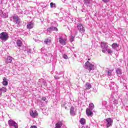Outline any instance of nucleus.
<instances>
[{"instance_id": "nucleus-1", "label": "nucleus", "mask_w": 128, "mask_h": 128, "mask_svg": "<svg viewBox=\"0 0 128 128\" xmlns=\"http://www.w3.org/2000/svg\"><path fill=\"white\" fill-rule=\"evenodd\" d=\"M84 66L86 70H89V72H90V70H94V64L90 63L88 61L85 63Z\"/></svg>"}, {"instance_id": "nucleus-2", "label": "nucleus", "mask_w": 128, "mask_h": 128, "mask_svg": "<svg viewBox=\"0 0 128 128\" xmlns=\"http://www.w3.org/2000/svg\"><path fill=\"white\" fill-rule=\"evenodd\" d=\"M8 40V34L6 32H2L0 34V41L6 42Z\"/></svg>"}, {"instance_id": "nucleus-3", "label": "nucleus", "mask_w": 128, "mask_h": 128, "mask_svg": "<svg viewBox=\"0 0 128 128\" xmlns=\"http://www.w3.org/2000/svg\"><path fill=\"white\" fill-rule=\"evenodd\" d=\"M67 40L68 39L66 36H60L58 38L59 42L62 44V46H66V44Z\"/></svg>"}, {"instance_id": "nucleus-4", "label": "nucleus", "mask_w": 128, "mask_h": 128, "mask_svg": "<svg viewBox=\"0 0 128 128\" xmlns=\"http://www.w3.org/2000/svg\"><path fill=\"white\" fill-rule=\"evenodd\" d=\"M101 48H102V52H106V50H108V43L106 42H101Z\"/></svg>"}, {"instance_id": "nucleus-5", "label": "nucleus", "mask_w": 128, "mask_h": 128, "mask_svg": "<svg viewBox=\"0 0 128 128\" xmlns=\"http://www.w3.org/2000/svg\"><path fill=\"white\" fill-rule=\"evenodd\" d=\"M46 62L47 64H50L52 62V54L50 53L45 54Z\"/></svg>"}, {"instance_id": "nucleus-6", "label": "nucleus", "mask_w": 128, "mask_h": 128, "mask_svg": "<svg viewBox=\"0 0 128 128\" xmlns=\"http://www.w3.org/2000/svg\"><path fill=\"white\" fill-rule=\"evenodd\" d=\"M106 127L107 128H110L112 126V123L114 122V120L110 118H108L106 119Z\"/></svg>"}, {"instance_id": "nucleus-7", "label": "nucleus", "mask_w": 128, "mask_h": 128, "mask_svg": "<svg viewBox=\"0 0 128 128\" xmlns=\"http://www.w3.org/2000/svg\"><path fill=\"white\" fill-rule=\"evenodd\" d=\"M8 124L10 126H13L14 128H18V126L16 122L12 120H10L8 121Z\"/></svg>"}, {"instance_id": "nucleus-8", "label": "nucleus", "mask_w": 128, "mask_h": 128, "mask_svg": "<svg viewBox=\"0 0 128 128\" xmlns=\"http://www.w3.org/2000/svg\"><path fill=\"white\" fill-rule=\"evenodd\" d=\"M78 30H79L80 34H84L86 32V29L82 24H78L77 26Z\"/></svg>"}, {"instance_id": "nucleus-9", "label": "nucleus", "mask_w": 128, "mask_h": 128, "mask_svg": "<svg viewBox=\"0 0 128 128\" xmlns=\"http://www.w3.org/2000/svg\"><path fill=\"white\" fill-rule=\"evenodd\" d=\"M106 73L109 78H111L112 76H114V70H106Z\"/></svg>"}, {"instance_id": "nucleus-10", "label": "nucleus", "mask_w": 128, "mask_h": 128, "mask_svg": "<svg viewBox=\"0 0 128 128\" xmlns=\"http://www.w3.org/2000/svg\"><path fill=\"white\" fill-rule=\"evenodd\" d=\"M12 18L14 20V22H15L16 24H18L20 22V19L18 16H13Z\"/></svg>"}, {"instance_id": "nucleus-11", "label": "nucleus", "mask_w": 128, "mask_h": 128, "mask_svg": "<svg viewBox=\"0 0 128 128\" xmlns=\"http://www.w3.org/2000/svg\"><path fill=\"white\" fill-rule=\"evenodd\" d=\"M30 115L32 118H36L38 116V112L36 110H30Z\"/></svg>"}, {"instance_id": "nucleus-12", "label": "nucleus", "mask_w": 128, "mask_h": 128, "mask_svg": "<svg viewBox=\"0 0 128 128\" xmlns=\"http://www.w3.org/2000/svg\"><path fill=\"white\" fill-rule=\"evenodd\" d=\"M47 30L49 32H58V30L57 28L51 26L50 28H48Z\"/></svg>"}, {"instance_id": "nucleus-13", "label": "nucleus", "mask_w": 128, "mask_h": 128, "mask_svg": "<svg viewBox=\"0 0 128 128\" xmlns=\"http://www.w3.org/2000/svg\"><path fill=\"white\" fill-rule=\"evenodd\" d=\"M34 22L32 21L29 22L28 24H27V28L28 30H32V28H34Z\"/></svg>"}, {"instance_id": "nucleus-14", "label": "nucleus", "mask_w": 128, "mask_h": 128, "mask_svg": "<svg viewBox=\"0 0 128 128\" xmlns=\"http://www.w3.org/2000/svg\"><path fill=\"white\" fill-rule=\"evenodd\" d=\"M12 62V58L10 56H7L6 60H5V62L6 64H10Z\"/></svg>"}, {"instance_id": "nucleus-15", "label": "nucleus", "mask_w": 128, "mask_h": 128, "mask_svg": "<svg viewBox=\"0 0 128 128\" xmlns=\"http://www.w3.org/2000/svg\"><path fill=\"white\" fill-rule=\"evenodd\" d=\"M16 44L18 48H22V40H16Z\"/></svg>"}, {"instance_id": "nucleus-16", "label": "nucleus", "mask_w": 128, "mask_h": 128, "mask_svg": "<svg viewBox=\"0 0 128 128\" xmlns=\"http://www.w3.org/2000/svg\"><path fill=\"white\" fill-rule=\"evenodd\" d=\"M92 110H90V109H88V108L86 110V114L88 116H90L93 114L92 112Z\"/></svg>"}, {"instance_id": "nucleus-17", "label": "nucleus", "mask_w": 128, "mask_h": 128, "mask_svg": "<svg viewBox=\"0 0 128 128\" xmlns=\"http://www.w3.org/2000/svg\"><path fill=\"white\" fill-rule=\"evenodd\" d=\"M62 126V122H57L55 125V128H60Z\"/></svg>"}, {"instance_id": "nucleus-18", "label": "nucleus", "mask_w": 128, "mask_h": 128, "mask_svg": "<svg viewBox=\"0 0 128 128\" xmlns=\"http://www.w3.org/2000/svg\"><path fill=\"white\" fill-rule=\"evenodd\" d=\"M70 114L71 116H76V112H74V108L71 107L70 109Z\"/></svg>"}, {"instance_id": "nucleus-19", "label": "nucleus", "mask_w": 128, "mask_h": 128, "mask_svg": "<svg viewBox=\"0 0 128 128\" xmlns=\"http://www.w3.org/2000/svg\"><path fill=\"white\" fill-rule=\"evenodd\" d=\"M3 86H6L8 84V78H3V82H2Z\"/></svg>"}, {"instance_id": "nucleus-20", "label": "nucleus", "mask_w": 128, "mask_h": 128, "mask_svg": "<svg viewBox=\"0 0 128 128\" xmlns=\"http://www.w3.org/2000/svg\"><path fill=\"white\" fill-rule=\"evenodd\" d=\"M116 74L118 76L120 77L122 76V70L120 68L116 70Z\"/></svg>"}, {"instance_id": "nucleus-21", "label": "nucleus", "mask_w": 128, "mask_h": 128, "mask_svg": "<svg viewBox=\"0 0 128 128\" xmlns=\"http://www.w3.org/2000/svg\"><path fill=\"white\" fill-rule=\"evenodd\" d=\"M114 86H116V84H114V82H111L110 88V90H114Z\"/></svg>"}, {"instance_id": "nucleus-22", "label": "nucleus", "mask_w": 128, "mask_h": 128, "mask_svg": "<svg viewBox=\"0 0 128 128\" xmlns=\"http://www.w3.org/2000/svg\"><path fill=\"white\" fill-rule=\"evenodd\" d=\"M85 86L86 90H90L92 88V85L90 83H86Z\"/></svg>"}, {"instance_id": "nucleus-23", "label": "nucleus", "mask_w": 128, "mask_h": 128, "mask_svg": "<svg viewBox=\"0 0 128 128\" xmlns=\"http://www.w3.org/2000/svg\"><path fill=\"white\" fill-rule=\"evenodd\" d=\"M0 92L2 94V92H6V87H2L0 88Z\"/></svg>"}, {"instance_id": "nucleus-24", "label": "nucleus", "mask_w": 128, "mask_h": 128, "mask_svg": "<svg viewBox=\"0 0 128 128\" xmlns=\"http://www.w3.org/2000/svg\"><path fill=\"white\" fill-rule=\"evenodd\" d=\"M80 122L82 125L86 124V119L84 118H82L80 120Z\"/></svg>"}, {"instance_id": "nucleus-25", "label": "nucleus", "mask_w": 128, "mask_h": 128, "mask_svg": "<svg viewBox=\"0 0 128 128\" xmlns=\"http://www.w3.org/2000/svg\"><path fill=\"white\" fill-rule=\"evenodd\" d=\"M112 48L114 50V49L118 48V44H116V43H114L112 44Z\"/></svg>"}, {"instance_id": "nucleus-26", "label": "nucleus", "mask_w": 128, "mask_h": 128, "mask_svg": "<svg viewBox=\"0 0 128 128\" xmlns=\"http://www.w3.org/2000/svg\"><path fill=\"white\" fill-rule=\"evenodd\" d=\"M94 108V104H90L89 105V108L88 110H92Z\"/></svg>"}, {"instance_id": "nucleus-27", "label": "nucleus", "mask_w": 128, "mask_h": 128, "mask_svg": "<svg viewBox=\"0 0 128 128\" xmlns=\"http://www.w3.org/2000/svg\"><path fill=\"white\" fill-rule=\"evenodd\" d=\"M34 52V49L32 50L31 48H28L27 49V54H32Z\"/></svg>"}, {"instance_id": "nucleus-28", "label": "nucleus", "mask_w": 128, "mask_h": 128, "mask_svg": "<svg viewBox=\"0 0 128 128\" xmlns=\"http://www.w3.org/2000/svg\"><path fill=\"white\" fill-rule=\"evenodd\" d=\"M51 40L50 38H47L46 40H44V44H50L51 42Z\"/></svg>"}, {"instance_id": "nucleus-29", "label": "nucleus", "mask_w": 128, "mask_h": 128, "mask_svg": "<svg viewBox=\"0 0 128 128\" xmlns=\"http://www.w3.org/2000/svg\"><path fill=\"white\" fill-rule=\"evenodd\" d=\"M39 82H42V84L44 86H46V81L44 80V79L40 80Z\"/></svg>"}, {"instance_id": "nucleus-30", "label": "nucleus", "mask_w": 128, "mask_h": 128, "mask_svg": "<svg viewBox=\"0 0 128 128\" xmlns=\"http://www.w3.org/2000/svg\"><path fill=\"white\" fill-rule=\"evenodd\" d=\"M28 48L26 47V46H22V48H21V50H24V52H27Z\"/></svg>"}, {"instance_id": "nucleus-31", "label": "nucleus", "mask_w": 128, "mask_h": 128, "mask_svg": "<svg viewBox=\"0 0 128 128\" xmlns=\"http://www.w3.org/2000/svg\"><path fill=\"white\" fill-rule=\"evenodd\" d=\"M50 8H56V4H54V2H51L50 4Z\"/></svg>"}, {"instance_id": "nucleus-32", "label": "nucleus", "mask_w": 128, "mask_h": 128, "mask_svg": "<svg viewBox=\"0 0 128 128\" xmlns=\"http://www.w3.org/2000/svg\"><path fill=\"white\" fill-rule=\"evenodd\" d=\"M106 52H108V54H112V50L111 49H107Z\"/></svg>"}, {"instance_id": "nucleus-33", "label": "nucleus", "mask_w": 128, "mask_h": 128, "mask_svg": "<svg viewBox=\"0 0 128 128\" xmlns=\"http://www.w3.org/2000/svg\"><path fill=\"white\" fill-rule=\"evenodd\" d=\"M114 99L115 98H114V95L111 94L110 96V100H111L112 102V100H114Z\"/></svg>"}, {"instance_id": "nucleus-34", "label": "nucleus", "mask_w": 128, "mask_h": 128, "mask_svg": "<svg viewBox=\"0 0 128 128\" xmlns=\"http://www.w3.org/2000/svg\"><path fill=\"white\" fill-rule=\"evenodd\" d=\"M42 100H43V102H45L46 104H48V101H46V98L42 97Z\"/></svg>"}, {"instance_id": "nucleus-35", "label": "nucleus", "mask_w": 128, "mask_h": 128, "mask_svg": "<svg viewBox=\"0 0 128 128\" xmlns=\"http://www.w3.org/2000/svg\"><path fill=\"white\" fill-rule=\"evenodd\" d=\"M74 38L73 36H71L70 38V42H74Z\"/></svg>"}, {"instance_id": "nucleus-36", "label": "nucleus", "mask_w": 128, "mask_h": 128, "mask_svg": "<svg viewBox=\"0 0 128 128\" xmlns=\"http://www.w3.org/2000/svg\"><path fill=\"white\" fill-rule=\"evenodd\" d=\"M63 58L65 59V60H68V55L64 54L63 55Z\"/></svg>"}, {"instance_id": "nucleus-37", "label": "nucleus", "mask_w": 128, "mask_h": 128, "mask_svg": "<svg viewBox=\"0 0 128 128\" xmlns=\"http://www.w3.org/2000/svg\"><path fill=\"white\" fill-rule=\"evenodd\" d=\"M84 4H90V0H84Z\"/></svg>"}, {"instance_id": "nucleus-38", "label": "nucleus", "mask_w": 128, "mask_h": 128, "mask_svg": "<svg viewBox=\"0 0 128 128\" xmlns=\"http://www.w3.org/2000/svg\"><path fill=\"white\" fill-rule=\"evenodd\" d=\"M103 2L106 4L107 2H109L110 0H102Z\"/></svg>"}, {"instance_id": "nucleus-39", "label": "nucleus", "mask_w": 128, "mask_h": 128, "mask_svg": "<svg viewBox=\"0 0 128 128\" xmlns=\"http://www.w3.org/2000/svg\"><path fill=\"white\" fill-rule=\"evenodd\" d=\"M112 102H114V104H118V101H116V99H114V100H112Z\"/></svg>"}, {"instance_id": "nucleus-40", "label": "nucleus", "mask_w": 128, "mask_h": 128, "mask_svg": "<svg viewBox=\"0 0 128 128\" xmlns=\"http://www.w3.org/2000/svg\"><path fill=\"white\" fill-rule=\"evenodd\" d=\"M54 78L56 80H60V76H58V75H55Z\"/></svg>"}, {"instance_id": "nucleus-41", "label": "nucleus", "mask_w": 128, "mask_h": 128, "mask_svg": "<svg viewBox=\"0 0 128 128\" xmlns=\"http://www.w3.org/2000/svg\"><path fill=\"white\" fill-rule=\"evenodd\" d=\"M46 50H44V48L42 49V52L44 53V54H46Z\"/></svg>"}, {"instance_id": "nucleus-42", "label": "nucleus", "mask_w": 128, "mask_h": 128, "mask_svg": "<svg viewBox=\"0 0 128 128\" xmlns=\"http://www.w3.org/2000/svg\"><path fill=\"white\" fill-rule=\"evenodd\" d=\"M108 104V102H106V101H104L102 102V104Z\"/></svg>"}, {"instance_id": "nucleus-43", "label": "nucleus", "mask_w": 128, "mask_h": 128, "mask_svg": "<svg viewBox=\"0 0 128 128\" xmlns=\"http://www.w3.org/2000/svg\"><path fill=\"white\" fill-rule=\"evenodd\" d=\"M2 94L1 92H0V96H2Z\"/></svg>"}, {"instance_id": "nucleus-44", "label": "nucleus", "mask_w": 128, "mask_h": 128, "mask_svg": "<svg viewBox=\"0 0 128 128\" xmlns=\"http://www.w3.org/2000/svg\"><path fill=\"white\" fill-rule=\"evenodd\" d=\"M6 17H7L6 16H3V18H6Z\"/></svg>"}, {"instance_id": "nucleus-45", "label": "nucleus", "mask_w": 128, "mask_h": 128, "mask_svg": "<svg viewBox=\"0 0 128 128\" xmlns=\"http://www.w3.org/2000/svg\"><path fill=\"white\" fill-rule=\"evenodd\" d=\"M126 110H128V106H127L126 107Z\"/></svg>"}, {"instance_id": "nucleus-46", "label": "nucleus", "mask_w": 128, "mask_h": 128, "mask_svg": "<svg viewBox=\"0 0 128 128\" xmlns=\"http://www.w3.org/2000/svg\"><path fill=\"white\" fill-rule=\"evenodd\" d=\"M60 74H64V72H61Z\"/></svg>"}, {"instance_id": "nucleus-47", "label": "nucleus", "mask_w": 128, "mask_h": 128, "mask_svg": "<svg viewBox=\"0 0 128 128\" xmlns=\"http://www.w3.org/2000/svg\"><path fill=\"white\" fill-rule=\"evenodd\" d=\"M65 108H66V107Z\"/></svg>"}]
</instances>
